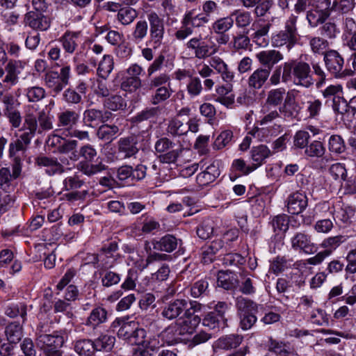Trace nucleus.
I'll return each instance as SVG.
<instances>
[{
  "label": "nucleus",
  "instance_id": "nucleus-38",
  "mask_svg": "<svg viewBox=\"0 0 356 356\" xmlns=\"http://www.w3.org/2000/svg\"><path fill=\"white\" fill-rule=\"evenodd\" d=\"M338 21L335 17H330L329 19L320 26L319 31L321 35L324 36L326 39H335L340 33V29L337 24Z\"/></svg>",
  "mask_w": 356,
  "mask_h": 356
},
{
  "label": "nucleus",
  "instance_id": "nucleus-7",
  "mask_svg": "<svg viewBox=\"0 0 356 356\" xmlns=\"http://www.w3.org/2000/svg\"><path fill=\"white\" fill-rule=\"evenodd\" d=\"M170 80V76L166 73H161L151 79L149 88H156L150 99L152 105H158L170 98L172 91L170 86H164L165 83H169Z\"/></svg>",
  "mask_w": 356,
  "mask_h": 356
},
{
  "label": "nucleus",
  "instance_id": "nucleus-62",
  "mask_svg": "<svg viewBox=\"0 0 356 356\" xmlns=\"http://www.w3.org/2000/svg\"><path fill=\"white\" fill-rule=\"evenodd\" d=\"M234 25V19L231 15L229 17L217 19L212 25V29L216 33H225Z\"/></svg>",
  "mask_w": 356,
  "mask_h": 356
},
{
  "label": "nucleus",
  "instance_id": "nucleus-60",
  "mask_svg": "<svg viewBox=\"0 0 356 356\" xmlns=\"http://www.w3.org/2000/svg\"><path fill=\"white\" fill-rule=\"evenodd\" d=\"M104 106L107 109L116 111L125 108L127 104L120 95H115L108 97L104 102Z\"/></svg>",
  "mask_w": 356,
  "mask_h": 356
},
{
  "label": "nucleus",
  "instance_id": "nucleus-59",
  "mask_svg": "<svg viewBox=\"0 0 356 356\" xmlns=\"http://www.w3.org/2000/svg\"><path fill=\"white\" fill-rule=\"evenodd\" d=\"M248 31L239 32L232 37V47L236 50H246L250 45V39L248 35Z\"/></svg>",
  "mask_w": 356,
  "mask_h": 356
},
{
  "label": "nucleus",
  "instance_id": "nucleus-33",
  "mask_svg": "<svg viewBox=\"0 0 356 356\" xmlns=\"http://www.w3.org/2000/svg\"><path fill=\"white\" fill-rule=\"evenodd\" d=\"M219 175L218 168L214 164H211L197 175L196 181L200 186H204L213 182Z\"/></svg>",
  "mask_w": 356,
  "mask_h": 356
},
{
  "label": "nucleus",
  "instance_id": "nucleus-5",
  "mask_svg": "<svg viewBox=\"0 0 356 356\" xmlns=\"http://www.w3.org/2000/svg\"><path fill=\"white\" fill-rule=\"evenodd\" d=\"M330 0H315L306 13V20L309 28L316 29L330 19L331 15L328 10Z\"/></svg>",
  "mask_w": 356,
  "mask_h": 356
},
{
  "label": "nucleus",
  "instance_id": "nucleus-3",
  "mask_svg": "<svg viewBox=\"0 0 356 356\" xmlns=\"http://www.w3.org/2000/svg\"><path fill=\"white\" fill-rule=\"evenodd\" d=\"M298 19V15L291 14L284 22V29L272 35L271 45L273 47H285L290 51L298 42L300 35L297 26Z\"/></svg>",
  "mask_w": 356,
  "mask_h": 356
},
{
  "label": "nucleus",
  "instance_id": "nucleus-40",
  "mask_svg": "<svg viewBox=\"0 0 356 356\" xmlns=\"http://www.w3.org/2000/svg\"><path fill=\"white\" fill-rule=\"evenodd\" d=\"M119 127L115 124H103L97 131V137L103 141L111 142L116 138Z\"/></svg>",
  "mask_w": 356,
  "mask_h": 356
},
{
  "label": "nucleus",
  "instance_id": "nucleus-64",
  "mask_svg": "<svg viewBox=\"0 0 356 356\" xmlns=\"http://www.w3.org/2000/svg\"><path fill=\"white\" fill-rule=\"evenodd\" d=\"M328 149L334 154H341L346 150V145L343 139L339 135H332L328 140Z\"/></svg>",
  "mask_w": 356,
  "mask_h": 356
},
{
  "label": "nucleus",
  "instance_id": "nucleus-16",
  "mask_svg": "<svg viewBox=\"0 0 356 356\" xmlns=\"http://www.w3.org/2000/svg\"><path fill=\"white\" fill-rule=\"evenodd\" d=\"M60 162L55 157L40 156L36 158L35 163L39 167L44 168L48 175L53 176L65 172V168L62 163H64L65 161H67V159H60Z\"/></svg>",
  "mask_w": 356,
  "mask_h": 356
},
{
  "label": "nucleus",
  "instance_id": "nucleus-28",
  "mask_svg": "<svg viewBox=\"0 0 356 356\" xmlns=\"http://www.w3.org/2000/svg\"><path fill=\"white\" fill-rule=\"evenodd\" d=\"M108 321L107 310L100 305L95 306L88 316L85 325L95 329Z\"/></svg>",
  "mask_w": 356,
  "mask_h": 356
},
{
  "label": "nucleus",
  "instance_id": "nucleus-10",
  "mask_svg": "<svg viewBox=\"0 0 356 356\" xmlns=\"http://www.w3.org/2000/svg\"><path fill=\"white\" fill-rule=\"evenodd\" d=\"M140 137L136 135H129L120 138L116 143L117 152L123 159H136L141 145Z\"/></svg>",
  "mask_w": 356,
  "mask_h": 356
},
{
  "label": "nucleus",
  "instance_id": "nucleus-37",
  "mask_svg": "<svg viewBox=\"0 0 356 356\" xmlns=\"http://www.w3.org/2000/svg\"><path fill=\"white\" fill-rule=\"evenodd\" d=\"M235 306L238 315L257 313L259 307L255 302L242 296L236 297Z\"/></svg>",
  "mask_w": 356,
  "mask_h": 356
},
{
  "label": "nucleus",
  "instance_id": "nucleus-41",
  "mask_svg": "<svg viewBox=\"0 0 356 356\" xmlns=\"http://www.w3.org/2000/svg\"><path fill=\"white\" fill-rule=\"evenodd\" d=\"M216 102L227 107H229L234 103V95L232 93V87L219 86L216 87Z\"/></svg>",
  "mask_w": 356,
  "mask_h": 356
},
{
  "label": "nucleus",
  "instance_id": "nucleus-17",
  "mask_svg": "<svg viewBox=\"0 0 356 356\" xmlns=\"http://www.w3.org/2000/svg\"><path fill=\"white\" fill-rule=\"evenodd\" d=\"M79 120V114L72 109H65L57 114V126L65 135L75 127Z\"/></svg>",
  "mask_w": 356,
  "mask_h": 356
},
{
  "label": "nucleus",
  "instance_id": "nucleus-44",
  "mask_svg": "<svg viewBox=\"0 0 356 356\" xmlns=\"http://www.w3.org/2000/svg\"><path fill=\"white\" fill-rule=\"evenodd\" d=\"M202 324L211 330H219L227 325V318H223L220 316L210 312L202 319Z\"/></svg>",
  "mask_w": 356,
  "mask_h": 356
},
{
  "label": "nucleus",
  "instance_id": "nucleus-20",
  "mask_svg": "<svg viewBox=\"0 0 356 356\" xmlns=\"http://www.w3.org/2000/svg\"><path fill=\"white\" fill-rule=\"evenodd\" d=\"M255 56L261 65L265 67L266 69H269L270 72L275 65L284 59L283 54L275 49L261 51Z\"/></svg>",
  "mask_w": 356,
  "mask_h": 356
},
{
  "label": "nucleus",
  "instance_id": "nucleus-6",
  "mask_svg": "<svg viewBox=\"0 0 356 356\" xmlns=\"http://www.w3.org/2000/svg\"><path fill=\"white\" fill-rule=\"evenodd\" d=\"M63 337L58 334L38 333L36 346L46 356H61L60 348L64 343Z\"/></svg>",
  "mask_w": 356,
  "mask_h": 356
},
{
  "label": "nucleus",
  "instance_id": "nucleus-13",
  "mask_svg": "<svg viewBox=\"0 0 356 356\" xmlns=\"http://www.w3.org/2000/svg\"><path fill=\"white\" fill-rule=\"evenodd\" d=\"M294 84L309 88L314 84L310 65L302 60H296L294 72Z\"/></svg>",
  "mask_w": 356,
  "mask_h": 356
},
{
  "label": "nucleus",
  "instance_id": "nucleus-31",
  "mask_svg": "<svg viewBox=\"0 0 356 356\" xmlns=\"http://www.w3.org/2000/svg\"><path fill=\"white\" fill-rule=\"evenodd\" d=\"M44 81L45 86L54 97L59 94L66 86L58 76V72L54 70L49 71L44 74Z\"/></svg>",
  "mask_w": 356,
  "mask_h": 356
},
{
  "label": "nucleus",
  "instance_id": "nucleus-9",
  "mask_svg": "<svg viewBox=\"0 0 356 356\" xmlns=\"http://www.w3.org/2000/svg\"><path fill=\"white\" fill-rule=\"evenodd\" d=\"M147 19L149 24V42L156 49L161 47L164 38V21L154 11L147 13Z\"/></svg>",
  "mask_w": 356,
  "mask_h": 356
},
{
  "label": "nucleus",
  "instance_id": "nucleus-50",
  "mask_svg": "<svg viewBox=\"0 0 356 356\" xmlns=\"http://www.w3.org/2000/svg\"><path fill=\"white\" fill-rule=\"evenodd\" d=\"M332 108L334 113L340 114L343 120L352 121L349 118L348 106L343 95L332 101Z\"/></svg>",
  "mask_w": 356,
  "mask_h": 356
},
{
  "label": "nucleus",
  "instance_id": "nucleus-54",
  "mask_svg": "<svg viewBox=\"0 0 356 356\" xmlns=\"http://www.w3.org/2000/svg\"><path fill=\"white\" fill-rule=\"evenodd\" d=\"M102 116L101 110L86 109L83 113V120L88 127H94L101 123Z\"/></svg>",
  "mask_w": 356,
  "mask_h": 356
},
{
  "label": "nucleus",
  "instance_id": "nucleus-25",
  "mask_svg": "<svg viewBox=\"0 0 356 356\" xmlns=\"http://www.w3.org/2000/svg\"><path fill=\"white\" fill-rule=\"evenodd\" d=\"M208 63L213 70H215L220 74L224 81L230 83L234 80V73L229 68L222 58L218 56H212L210 58Z\"/></svg>",
  "mask_w": 356,
  "mask_h": 356
},
{
  "label": "nucleus",
  "instance_id": "nucleus-11",
  "mask_svg": "<svg viewBox=\"0 0 356 356\" xmlns=\"http://www.w3.org/2000/svg\"><path fill=\"white\" fill-rule=\"evenodd\" d=\"M187 311V300L177 298L164 304L161 308L160 314L164 320L176 321Z\"/></svg>",
  "mask_w": 356,
  "mask_h": 356
},
{
  "label": "nucleus",
  "instance_id": "nucleus-61",
  "mask_svg": "<svg viewBox=\"0 0 356 356\" xmlns=\"http://www.w3.org/2000/svg\"><path fill=\"white\" fill-rule=\"evenodd\" d=\"M121 275L115 272L105 270L101 273V282L104 287H111L120 283Z\"/></svg>",
  "mask_w": 356,
  "mask_h": 356
},
{
  "label": "nucleus",
  "instance_id": "nucleus-30",
  "mask_svg": "<svg viewBox=\"0 0 356 356\" xmlns=\"http://www.w3.org/2000/svg\"><path fill=\"white\" fill-rule=\"evenodd\" d=\"M252 165L254 169H257L262 165L266 160L272 155V152L265 145H259L253 147L250 152Z\"/></svg>",
  "mask_w": 356,
  "mask_h": 356
},
{
  "label": "nucleus",
  "instance_id": "nucleus-56",
  "mask_svg": "<svg viewBox=\"0 0 356 356\" xmlns=\"http://www.w3.org/2000/svg\"><path fill=\"white\" fill-rule=\"evenodd\" d=\"M289 216L286 214L275 216L270 221L274 232L277 234L286 232L289 229Z\"/></svg>",
  "mask_w": 356,
  "mask_h": 356
},
{
  "label": "nucleus",
  "instance_id": "nucleus-21",
  "mask_svg": "<svg viewBox=\"0 0 356 356\" xmlns=\"http://www.w3.org/2000/svg\"><path fill=\"white\" fill-rule=\"evenodd\" d=\"M270 72L269 69L259 67L254 70L247 80L248 88L252 90L261 89L267 83Z\"/></svg>",
  "mask_w": 356,
  "mask_h": 356
},
{
  "label": "nucleus",
  "instance_id": "nucleus-22",
  "mask_svg": "<svg viewBox=\"0 0 356 356\" xmlns=\"http://www.w3.org/2000/svg\"><path fill=\"white\" fill-rule=\"evenodd\" d=\"M286 202L289 213L291 214H299L307 207V197L304 193L296 191L289 195Z\"/></svg>",
  "mask_w": 356,
  "mask_h": 356
},
{
  "label": "nucleus",
  "instance_id": "nucleus-1",
  "mask_svg": "<svg viewBox=\"0 0 356 356\" xmlns=\"http://www.w3.org/2000/svg\"><path fill=\"white\" fill-rule=\"evenodd\" d=\"M53 128V121L48 112L44 109H40L36 105L26 106L24 122L19 129L22 133L9 144L8 154L13 161L11 175L14 179L18 178L22 172V159L17 154L26 151L31 140L36 134H42Z\"/></svg>",
  "mask_w": 356,
  "mask_h": 356
},
{
  "label": "nucleus",
  "instance_id": "nucleus-43",
  "mask_svg": "<svg viewBox=\"0 0 356 356\" xmlns=\"http://www.w3.org/2000/svg\"><path fill=\"white\" fill-rule=\"evenodd\" d=\"M113 67L114 61L113 56L106 54L99 63L97 74L99 78L106 80L113 71Z\"/></svg>",
  "mask_w": 356,
  "mask_h": 356
},
{
  "label": "nucleus",
  "instance_id": "nucleus-24",
  "mask_svg": "<svg viewBox=\"0 0 356 356\" xmlns=\"http://www.w3.org/2000/svg\"><path fill=\"white\" fill-rule=\"evenodd\" d=\"M355 8L354 0H330L329 11L334 13L337 20L343 19V17L353 11Z\"/></svg>",
  "mask_w": 356,
  "mask_h": 356
},
{
  "label": "nucleus",
  "instance_id": "nucleus-32",
  "mask_svg": "<svg viewBox=\"0 0 356 356\" xmlns=\"http://www.w3.org/2000/svg\"><path fill=\"white\" fill-rule=\"evenodd\" d=\"M217 284L225 290H232L238 284L236 275L229 270H220L218 273Z\"/></svg>",
  "mask_w": 356,
  "mask_h": 356
},
{
  "label": "nucleus",
  "instance_id": "nucleus-57",
  "mask_svg": "<svg viewBox=\"0 0 356 356\" xmlns=\"http://www.w3.org/2000/svg\"><path fill=\"white\" fill-rule=\"evenodd\" d=\"M187 124L181 120L172 119L168 125L167 131L172 136H180L187 134Z\"/></svg>",
  "mask_w": 356,
  "mask_h": 356
},
{
  "label": "nucleus",
  "instance_id": "nucleus-63",
  "mask_svg": "<svg viewBox=\"0 0 356 356\" xmlns=\"http://www.w3.org/2000/svg\"><path fill=\"white\" fill-rule=\"evenodd\" d=\"M209 293V282L206 280L195 282L191 287V296L194 298L207 296Z\"/></svg>",
  "mask_w": 356,
  "mask_h": 356
},
{
  "label": "nucleus",
  "instance_id": "nucleus-19",
  "mask_svg": "<svg viewBox=\"0 0 356 356\" xmlns=\"http://www.w3.org/2000/svg\"><path fill=\"white\" fill-rule=\"evenodd\" d=\"M271 26V23L266 22L263 19H259L254 22L252 29L255 31L251 35L253 42L259 47H266L268 44V40L264 37L268 35Z\"/></svg>",
  "mask_w": 356,
  "mask_h": 356
},
{
  "label": "nucleus",
  "instance_id": "nucleus-42",
  "mask_svg": "<svg viewBox=\"0 0 356 356\" xmlns=\"http://www.w3.org/2000/svg\"><path fill=\"white\" fill-rule=\"evenodd\" d=\"M232 18L237 28L245 29L250 26L253 21V17L250 11L245 10H235L231 13Z\"/></svg>",
  "mask_w": 356,
  "mask_h": 356
},
{
  "label": "nucleus",
  "instance_id": "nucleus-55",
  "mask_svg": "<svg viewBox=\"0 0 356 356\" xmlns=\"http://www.w3.org/2000/svg\"><path fill=\"white\" fill-rule=\"evenodd\" d=\"M268 350L269 352L275 353L277 356H284L289 353V345L288 343L270 338L268 343Z\"/></svg>",
  "mask_w": 356,
  "mask_h": 356
},
{
  "label": "nucleus",
  "instance_id": "nucleus-8",
  "mask_svg": "<svg viewBox=\"0 0 356 356\" xmlns=\"http://www.w3.org/2000/svg\"><path fill=\"white\" fill-rule=\"evenodd\" d=\"M348 236L337 235L325 238L321 243V248L325 250L319 252L315 256L307 259L305 263L310 265H319L326 257H329L337 248L345 243Z\"/></svg>",
  "mask_w": 356,
  "mask_h": 356
},
{
  "label": "nucleus",
  "instance_id": "nucleus-23",
  "mask_svg": "<svg viewBox=\"0 0 356 356\" xmlns=\"http://www.w3.org/2000/svg\"><path fill=\"white\" fill-rule=\"evenodd\" d=\"M23 68L24 65L22 61L10 60L5 66L6 76L3 80L6 84L10 88L15 86L19 81V75Z\"/></svg>",
  "mask_w": 356,
  "mask_h": 356
},
{
  "label": "nucleus",
  "instance_id": "nucleus-39",
  "mask_svg": "<svg viewBox=\"0 0 356 356\" xmlns=\"http://www.w3.org/2000/svg\"><path fill=\"white\" fill-rule=\"evenodd\" d=\"M224 242L222 239H216L211 241L204 247L202 252V260L204 264L212 262L215 255L223 248Z\"/></svg>",
  "mask_w": 356,
  "mask_h": 356
},
{
  "label": "nucleus",
  "instance_id": "nucleus-29",
  "mask_svg": "<svg viewBox=\"0 0 356 356\" xmlns=\"http://www.w3.org/2000/svg\"><path fill=\"white\" fill-rule=\"evenodd\" d=\"M80 32L67 31L59 39L64 51L70 54L75 52L81 40Z\"/></svg>",
  "mask_w": 356,
  "mask_h": 356
},
{
  "label": "nucleus",
  "instance_id": "nucleus-2",
  "mask_svg": "<svg viewBox=\"0 0 356 356\" xmlns=\"http://www.w3.org/2000/svg\"><path fill=\"white\" fill-rule=\"evenodd\" d=\"M202 13L195 14L193 10L187 11L181 20L180 27L175 31V37L179 41H184L191 36L195 30L204 26L209 21V17L218 14L220 6L218 3L207 0L202 6Z\"/></svg>",
  "mask_w": 356,
  "mask_h": 356
},
{
  "label": "nucleus",
  "instance_id": "nucleus-49",
  "mask_svg": "<svg viewBox=\"0 0 356 356\" xmlns=\"http://www.w3.org/2000/svg\"><path fill=\"white\" fill-rule=\"evenodd\" d=\"M74 350L81 356H92L95 350L94 341L81 339L76 341Z\"/></svg>",
  "mask_w": 356,
  "mask_h": 356
},
{
  "label": "nucleus",
  "instance_id": "nucleus-47",
  "mask_svg": "<svg viewBox=\"0 0 356 356\" xmlns=\"http://www.w3.org/2000/svg\"><path fill=\"white\" fill-rule=\"evenodd\" d=\"M285 94L286 90L284 88H278L269 90L264 105L270 107L280 106L284 100Z\"/></svg>",
  "mask_w": 356,
  "mask_h": 356
},
{
  "label": "nucleus",
  "instance_id": "nucleus-36",
  "mask_svg": "<svg viewBox=\"0 0 356 356\" xmlns=\"http://www.w3.org/2000/svg\"><path fill=\"white\" fill-rule=\"evenodd\" d=\"M280 129V125H275L271 127H254L250 131V134L258 141L268 142L271 136L276 135L277 132H279Z\"/></svg>",
  "mask_w": 356,
  "mask_h": 356
},
{
  "label": "nucleus",
  "instance_id": "nucleus-35",
  "mask_svg": "<svg viewBox=\"0 0 356 356\" xmlns=\"http://www.w3.org/2000/svg\"><path fill=\"white\" fill-rule=\"evenodd\" d=\"M309 46L311 51L315 55L325 56L328 52L330 42L322 36H311L309 38Z\"/></svg>",
  "mask_w": 356,
  "mask_h": 356
},
{
  "label": "nucleus",
  "instance_id": "nucleus-34",
  "mask_svg": "<svg viewBox=\"0 0 356 356\" xmlns=\"http://www.w3.org/2000/svg\"><path fill=\"white\" fill-rule=\"evenodd\" d=\"M243 341V337L239 334H228L219 338L216 346L219 349L229 350L238 347Z\"/></svg>",
  "mask_w": 356,
  "mask_h": 356
},
{
  "label": "nucleus",
  "instance_id": "nucleus-15",
  "mask_svg": "<svg viewBox=\"0 0 356 356\" xmlns=\"http://www.w3.org/2000/svg\"><path fill=\"white\" fill-rule=\"evenodd\" d=\"M291 248L297 252L312 254L316 252L317 248L312 242L311 236L305 232H296L291 238Z\"/></svg>",
  "mask_w": 356,
  "mask_h": 356
},
{
  "label": "nucleus",
  "instance_id": "nucleus-52",
  "mask_svg": "<svg viewBox=\"0 0 356 356\" xmlns=\"http://www.w3.org/2000/svg\"><path fill=\"white\" fill-rule=\"evenodd\" d=\"M148 32V24L145 20L138 21L131 33V40L135 43L141 42L147 36Z\"/></svg>",
  "mask_w": 356,
  "mask_h": 356
},
{
  "label": "nucleus",
  "instance_id": "nucleus-27",
  "mask_svg": "<svg viewBox=\"0 0 356 356\" xmlns=\"http://www.w3.org/2000/svg\"><path fill=\"white\" fill-rule=\"evenodd\" d=\"M325 153V147L323 144L318 140H314L309 143L305 148V154L309 157L321 158L320 161V168H325V163L331 159L329 156H323Z\"/></svg>",
  "mask_w": 356,
  "mask_h": 356
},
{
  "label": "nucleus",
  "instance_id": "nucleus-46",
  "mask_svg": "<svg viewBox=\"0 0 356 356\" xmlns=\"http://www.w3.org/2000/svg\"><path fill=\"white\" fill-rule=\"evenodd\" d=\"M115 342V337L108 334H102L95 341V348L96 351L108 352L112 350Z\"/></svg>",
  "mask_w": 356,
  "mask_h": 356
},
{
  "label": "nucleus",
  "instance_id": "nucleus-48",
  "mask_svg": "<svg viewBox=\"0 0 356 356\" xmlns=\"http://www.w3.org/2000/svg\"><path fill=\"white\" fill-rule=\"evenodd\" d=\"M159 106L146 108L131 118V122L138 124L157 117L161 113Z\"/></svg>",
  "mask_w": 356,
  "mask_h": 356
},
{
  "label": "nucleus",
  "instance_id": "nucleus-18",
  "mask_svg": "<svg viewBox=\"0 0 356 356\" xmlns=\"http://www.w3.org/2000/svg\"><path fill=\"white\" fill-rule=\"evenodd\" d=\"M44 13L33 10L29 11L25 15L24 21L33 29L46 31L49 28L51 22L50 19Z\"/></svg>",
  "mask_w": 356,
  "mask_h": 356
},
{
  "label": "nucleus",
  "instance_id": "nucleus-14",
  "mask_svg": "<svg viewBox=\"0 0 356 356\" xmlns=\"http://www.w3.org/2000/svg\"><path fill=\"white\" fill-rule=\"evenodd\" d=\"M323 61L328 72L334 77L341 78L345 75L343 71L344 60L337 51L330 49L323 56Z\"/></svg>",
  "mask_w": 356,
  "mask_h": 356
},
{
  "label": "nucleus",
  "instance_id": "nucleus-51",
  "mask_svg": "<svg viewBox=\"0 0 356 356\" xmlns=\"http://www.w3.org/2000/svg\"><path fill=\"white\" fill-rule=\"evenodd\" d=\"M296 62V60H291L284 62L283 64L278 66V67H280L282 83H287L291 81L294 83Z\"/></svg>",
  "mask_w": 356,
  "mask_h": 356
},
{
  "label": "nucleus",
  "instance_id": "nucleus-12",
  "mask_svg": "<svg viewBox=\"0 0 356 356\" xmlns=\"http://www.w3.org/2000/svg\"><path fill=\"white\" fill-rule=\"evenodd\" d=\"M186 47L194 54L195 58L200 60L209 58L217 51V48L203 41L201 35L191 38L186 43Z\"/></svg>",
  "mask_w": 356,
  "mask_h": 356
},
{
  "label": "nucleus",
  "instance_id": "nucleus-45",
  "mask_svg": "<svg viewBox=\"0 0 356 356\" xmlns=\"http://www.w3.org/2000/svg\"><path fill=\"white\" fill-rule=\"evenodd\" d=\"M5 334L10 343H17L23 337V328L19 323H11L6 327Z\"/></svg>",
  "mask_w": 356,
  "mask_h": 356
},
{
  "label": "nucleus",
  "instance_id": "nucleus-58",
  "mask_svg": "<svg viewBox=\"0 0 356 356\" xmlns=\"http://www.w3.org/2000/svg\"><path fill=\"white\" fill-rule=\"evenodd\" d=\"M24 94L29 102H38L46 96V90L40 86H31L24 89Z\"/></svg>",
  "mask_w": 356,
  "mask_h": 356
},
{
  "label": "nucleus",
  "instance_id": "nucleus-53",
  "mask_svg": "<svg viewBox=\"0 0 356 356\" xmlns=\"http://www.w3.org/2000/svg\"><path fill=\"white\" fill-rule=\"evenodd\" d=\"M138 17V12L133 8H121L117 15L118 20L123 25H129Z\"/></svg>",
  "mask_w": 356,
  "mask_h": 356
},
{
  "label": "nucleus",
  "instance_id": "nucleus-4",
  "mask_svg": "<svg viewBox=\"0 0 356 356\" xmlns=\"http://www.w3.org/2000/svg\"><path fill=\"white\" fill-rule=\"evenodd\" d=\"M201 322V318L199 315L195 314L188 310L177 319L174 323L168 325L163 331L164 334H171L173 339L172 342H177L179 337L193 334L199 324Z\"/></svg>",
  "mask_w": 356,
  "mask_h": 356
},
{
  "label": "nucleus",
  "instance_id": "nucleus-26",
  "mask_svg": "<svg viewBox=\"0 0 356 356\" xmlns=\"http://www.w3.org/2000/svg\"><path fill=\"white\" fill-rule=\"evenodd\" d=\"M181 243V240L177 238L174 235L166 234L159 240H154L152 241V246L156 250L170 253L175 250Z\"/></svg>",
  "mask_w": 356,
  "mask_h": 356
}]
</instances>
